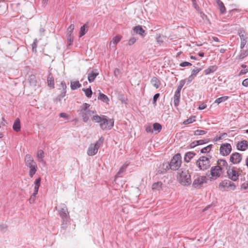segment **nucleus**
<instances>
[{
    "instance_id": "nucleus-1",
    "label": "nucleus",
    "mask_w": 248,
    "mask_h": 248,
    "mask_svg": "<svg viewBox=\"0 0 248 248\" xmlns=\"http://www.w3.org/2000/svg\"><path fill=\"white\" fill-rule=\"evenodd\" d=\"M177 180L183 186H188L191 183V176L188 170L181 169L178 171Z\"/></svg>"
},
{
    "instance_id": "nucleus-2",
    "label": "nucleus",
    "mask_w": 248,
    "mask_h": 248,
    "mask_svg": "<svg viewBox=\"0 0 248 248\" xmlns=\"http://www.w3.org/2000/svg\"><path fill=\"white\" fill-rule=\"evenodd\" d=\"M25 162L26 166L30 169L29 175L32 178L37 170L38 167L37 164L34 161L32 157L30 155H26L25 157Z\"/></svg>"
},
{
    "instance_id": "nucleus-3",
    "label": "nucleus",
    "mask_w": 248,
    "mask_h": 248,
    "mask_svg": "<svg viewBox=\"0 0 248 248\" xmlns=\"http://www.w3.org/2000/svg\"><path fill=\"white\" fill-rule=\"evenodd\" d=\"M211 156H202L196 162V165L201 170H206L210 168L211 165L210 159Z\"/></svg>"
},
{
    "instance_id": "nucleus-4",
    "label": "nucleus",
    "mask_w": 248,
    "mask_h": 248,
    "mask_svg": "<svg viewBox=\"0 0 248 248\" xmlns=\"http://www.w3.org/2000/svg\"><path fill=\"white\" fill-rule=\"evenodd\" d=\"M104 141V138L101 137L94 144H91L87 150L88 155L93 156L96 155L98 149L102 146Z\"/></svg>"
},
{
    "instance_id": "nucleus-5",
    "label": "nucleus",
    "mask_w": 248,
    "mask_h": 248,
    "mask_svg": "<svg viewBox=\"0 0 248 248\" xmlns=\"http://www.w3.org/2000/svg\"><path fill=\"white\" fill-rule=\"evenodd\" d=\"M240 169L235 167L230 166L227 169V173L229 178L233 181H236L238 179L239 176L241 174Z\"/></svg>"
},
{
    "instance_id": "nucleus-6",
    "label": "nucleus",
    "mask_w": 248,
    "mask_h": 248,
    "mask_svg": "<svg viewBox=\"0 0 248 248\" xmlns=\"http://www.w3.org/2000/svg\"><path fill=\"white\" fill-rule=\"evenodd\" d=\"M113 125V119L108 118L107 116L103 115V119L100 124V128L103 130H106L111 129Z\"/></svg>"
},
{
    "instance_id": "nucleus-7",
    "label": "nucleus",
    "mask_w": 248,
    "mask_h": 248,
    "mask_svg": "<svg viewBox=\"0 0 248 248\" xmlns=\"http://www.w3.org/2000/svg\"><path fill=\"white\" fill-rule=\"evenodd\" d=\"M181 156L179 153L176 154L171 159L169 164L170 168L172 170H177L181 164Z\"/></svg>"
},
{
    "instance_id": "nucleus-8",
    "label": "nucleus",
    "mask_w": 248,
    "mask_h": 248,
    "mask_svg": "<svg viewBox=\"0 0 248 248\" xmlns=\"http://www.w3.org/2000/svg\"><path fill=\"white\" fill-rule=\"evenodd\" d=\"M207 178L205 176H197L192 183V186L196 188H200L203 184L207 183Z\"/></svg>"
},
{
    "instance_id": "nucleus-9",
    "label": "nucleus",
    "mask_w": 248,
    "mask_h": 248,
    "mask_svg": "<svg viewBox=\"0 0 248 248\" xmlns=\"http://www.w3.org/2000/svg\"><path fill=\"white\" fill-rule=\"evenodd\" d=\"M238 34L241 40L240 48L242 49L245 47L248 42V35L246 33V31L243 28L238 30Z\"/></svg>"
},
{
    "instance_id": "nucleus-10",
    "label": "nucleus",
    "mask_w": 248,
    "mask_h": 248,
    "mask_svg": "<svg viewBox=\"0 0 248 248\" xmlns=\"http://www.w3.org/2000/svg\"><path fill=\"white\" fill-rule=\"evenodd\" d=\"M61 208L59 210V214L62 217L63 222L67 221L69 217V212L66 205L64 203H62L60 205Z\"/></svg>"
},
{
    "instance_id": "nucleus-11",
    "label": "nucleus",
    "mask_w": 248,
    "mask_h": 248,
    "mask_svg": "<svg viewBox=\"0 0 248 248\" xmlns=\"http://www.w3.org/2000/svg\"><path fill=\"white\" fill-rule=\"evenodd\" d=\"M219 187L220 188H223L224 190H234L236 189L235 185L232 182L225 180L222 181L219 185Z\"/></svg>"
},
{
    "instance_id": "nucleus-12",
    "label": "nucleus",
    "mask_w": 248,
    "mask_h": 248,
    "mask_svg": "<svg viewBox=\"0 0 248 248\" xmlns=\"http://www.w3.org/2000/svg\"><path fill=\"white\" fill-rule=\"evenodd\" d=\"M232 146L230 143H223L219 148L220 154L223 156H227L232 151Z\"/></svg>"
},
{
    "instance_id": "nucleus-13",
    "label": "nucleus",
    "mask_w": 248,
    "mask_h": 248,
    "mask_svg": "<svg viewBox=\"0 0 248 248\" xmlns=\"http://www.w3.org/2000/svg\"><path fill=\"white\" fill-rule=\"evenodd\" d=\"M28 81L33 90L35 91L40 87L39 82L37 80L36 77L34 75H31L29 77Z\"/></svg>"
},
{
    "instance_id": "nucleus-14",
    "label": "nucleus",
    "mask_w": 248,
    "mask_h": 248,
    "mask_svg": "<svg viewBox=\"0 0 248 248\" xmlns=\"http://www.w3.org/2000/svg\"><path fill=\"white\" fill-rule=\"evenodd\" d=\"M223 171L224 170H222L219 166H215L211 168L210 173L213 178L217 179L220 176Z\"/></svg>"
},
{
    "instance_id": "nucleus-15",
    "label": "nucleus",
    "mask_w": 248,
    "mask_h": 248,
    "mask_svg": "<svg viewBox=\"0 0 248 248\" xmlns=\"http://www.w3.org/2000/svg\"><path fill=\"white\" fill-rule=\"evenodd\" d=\"M242 159V155L238 153L232 154L230 157V161L233 164L239 163Z\"/></svg>"
},
{
    "instance_id": "nucleus-16",
    "label": "nucleus",
    "mask_w": 248,
    "mask_h": 248,
    "mask_svg": "<svg viewBox=\"0 0 248 248\" xmlns=\"http://www.w3.org/2000/svg\"><path fill=\"white\" fill-rule=\"evenodd\" d=\"M93 113L94 111L89 110L87 111H85L83 113H81L79 115L81 116L83 121L85 123H87L89 120L90 117Z\"/></svg>"
},
{
    "instance_id": "nucleus-17",
    "label": "nucleus",
    "mask_w": 248,
    "mask_h": 248,
    "mask_svg": "<svg viewBox=\"0 0 248 248\" xmlns=\"http://www.w3.org/2000/svg\"><path fill=\"white\" fill-rule=\"evenodd\" d=\"M248 148V141L246 140L241 141L237 144V148L239 150L245 151Z\"/></svg>"
},
{
    "instance_id": "nucleus-18",
    "label": "nucleus",
    "mask_w": 248,
    "mask_h": 248,
    "mask_svg": "<svg viewBox=\"0 0 248 248\" xmlns=\"http://www.w3.org/2000/svg\"><path fill=\"white\" fill-rule=\"evenodd\" d=\"M180 93L181 91L176 90L174 96H173V102L174 105L175 107L178 106L180 102Z\"/></svg>"
},
{
    "instance_id": "nucleus-19",
    "label": "nucleus",
    "mask_w": 248,
    "mask_h": 248,
    "mask_svg": "<svg viewBox=\"0 0 248 248\" xmlns=\"http://www.w3.org/2000/svg\"><path fill=\"white\" fill-rule=\"evenodd\" d=\"M217 65H211L209 66L207 69H205L203 71L205 75H209L217 71Z\"/></svg>"
},
{
    "instance_id": "nucleus-20",
    "label": "nucleus",
    "mask_w": 248,
    "mask_h": 248,
    "mask_svg": "<svg viewBox=\"0 0 248 248\" xmlns=\"http://www.w3.org/2000/svg\"><path fill=\"white\" fill-rule=\"evenodd\" d=\"M196 155V154L192 152H188L185 154L184 160L186 163H188Z\"/></svg>"
},
{
    "instance_id": "nucleus-21",
    "label": "nucleus",
    "mask_w": 248,
    "mask_h": 248,
    "mask_svg": "<svg viewBox=\"0 0 248 248\" xmlns=\"http://www.w3.org/2000/svg\"><path fill=\"white\" fill-rule=\"evenodd\" d=\"M98 73L96 72H94V71H92V72L88 73V79L89 82H93L96 77L98 75Z\"/></svg>"
},
{
    "instance_id": "nucleus-22",
    "label": "nucleus",
    "mask_w": 248,
    "mask_h": 248,
    "mask_svg": "<svg viewBox=\"0 0 248 248\" xmlns=\"http://www.w3.org/2000/svg\"><path fill=\"white\" fill-rule=\"evenodd\" d=\"M98 99L103 101L107 104H109V99L106 95L103 93H99L98 96Z\"/></svg>"
},
{
    "instance_id": "nucleus-23",
    "label": "nucleus",
    "mask_w": 248,
    "mask_h": 248,
    "mask_svg": "<svg viewBox=\"0 0 248 248\" xmlns=\"http://www.w3.org/2000/svg\"><path fill=\"white\" fill-rule=\"evenodd\" d=\"M151 83L156 89H158L161 85L160 81L156 77H153L151 79Z\"/></svg>"
},
{
    "instance_id": "nucleus-24",
    "label": "nucleus",
    "mask_w": 248,
    "mask_h": 248,
    "mask_svg": "<svg viewBox=\"0 0 248 248\" xmlns=\"http://www.w3.org/2000/svg\"><path fill=\"white\" fill-rule=\"evenodd\" d=\"M41 181V178L39 177L37 179H36L34 182V187L33 193H34V194H37L38 193L39 188L40 186Z\"/></svg>"
},
{
    "instance_id": "nucleus-25",
    "label": "nucleus",
    "mask_w": 248,
    "mask_h": 248,
    "mask_svg": "<svg viewBox=\"0 0 248 248\" xmlns=\"http://www.w3.org/2000/svg\"><path fill=\"white\" fill-rule=\"evenodd\" d=\"M134 31L137 34H140L142 37H144V33L145 31L143 29L141 26L138 25L134 27Z\"/></svg>"
},
{
    "instance_id": "nucleus-26",
    "label": "nucleus",
    "mask_w": 248,
    "mask_h": 248,
    "mask_svg": "<svg viewBox=\"0 0 248 248\" xmlns=\"http://www.w3.org/2000/svg\"><path fill=\"white\" fill-rule=\"evenodd\" d=\"M207 142V140H195L190 143V147L191 148H194L197 145L203 144L206 143Z\"/></svg>"
},
{
    "instance_id": "nucleus-27",
    "label": "nucleus",
    "mask_w": 248,
    "mask_h": 248,
    "mask_svg": "<svg viewBox=\"0 0 248 248\" xmlns=\"http://www.w3.org/2000/svg\"><path fill=\"white\" fill-rule=\"evenodd\" d=\"M90 107V105L88 104V103H83L80 107V109L78 111V114H80L81 113H83L85 111H87L88 110H89V108Z\"/></svg>"
},
{
    "instance_id": "nucleus-28",
    "label": "nucleus",
    "mask_w": 248,
    "mask_h": 248,
    "mask_svg": "<svg viewBox=\"0 0 248 248\" xmlns=\"http://www.w3.org/2000/svg\"><path fill=\"white\" fill-rule=\"evenodd\" d=\"M217 166H219L223 170L224 168L228 167V163L224 159H219L217 161Z\"/></svg>"
},
{
    "instance_id": "nucleus-29",
    "label": "nucleus",
    "mask_w": 248,
    "mask_h": 248,
    "mask_svg": "<svg viewBox=\"0 0 248 248\" xmlns=\"http://www.w3.org/2000/svg\"><path fill=\"white\" fill-rule=\"evenodd\" d=\"M13 128L16 132H19L20 130V122L18 118L16 119L15 120L13 126Z\"/></svg>"
},
{
    "instance_id": "nucleus-30",
    "label": "nucleus",
    "mask_w": 248,
    "mask_h": 248,
    "mask_svg": "<svg viewBox=\"0 0 248 248\" xmlns=\"http://www.w3.org/2000/svg\"><path fill=\"white\" fill-rule=\"evenodd\" d=\"M44 157V151L42 150H38L37 154V158L39 162H40L42 163L45 164L46 162L43 159Z\"/></svg>"
},
{
    "instance_id": "nucleus-31",
    "label": "nucleus",
    "mask_w": 248,
    "mask_h": 248,
    "mask_svg": "<svg viewBox=\"0 0 248 248\" xmlns=\"http://www.w3.org/2000/svg\"><path fill=\"white\" fill-rule=\"evenodd\" d=\"M47 84L50 88H54V80L52 75L50 74L47 77Z\"/></svg>"
},
{
    "instance_id": "nucleus-32",
    "label": "nucleus",
    "mask_w": 248,
    "mask_h": 248,
    "mask_svg": "<svg viewBox=\"0 0 248 248\" xmlns=\"http://www.w3.org/2000/svg\"><path fill=\"white\" fill-rule=\"evenodd\" d=\"M88 28V25L85 24L80 28L79 37H81L85 34L87 31V28Z\"/></svg>"
},
{
    "instance_id": "nucleus-33",
    "label": "nucleus",
    "mask_w": 248,
    "mask_h": 248,
    "mask_svg": "<svg viewBox=\"0 0 248 248\" xmlns=\"http://www.w3.org/2000/svg\"><path fill=\"white\" fill-rule=\"evenodd\" d=\"M121 39V37L120 35L116 36L112 39V41H110L109 43V46H111V45H112V44H114V46H112V47H115L118 43L120 41Z\"/></svg>"
},
{
    "instance_id": "nucleus-34",
    "label": "nucleus",
    "mask_w": 248,
    "mask_h": 248,
    "mask_svg": "<svg viewBox=\"0 0 248 248\" xmlns=\"http://www.w3.org/2000/svg\"><path fill=\"white\" fill-rule=\"evenodd\" d=\"M217 3L219 7L220 13L221 14H225L226 12L225 7L223 2L220 0H217Z\"/></svg>"
},
{
    "instance_id": "nucleus-35",
    "label": "nucleus",
    "mask_w": 248,
    "mask_h": 248,
    "mask_svg": "<svg viewBox=\"0 0 248 248\" xmlns=\"http://www.w3.org/2000/svg\"><path fill=\"white\" fill-rule=\"evenodd\" d=\"M81 86L78 81H71L70 87L72 90H75Z\"/></svg>"
},
{
    "instance_id": "nucleus-36",
    "label": "nucleus",
    "mask_w": 248,
    "mask_h": 248,
    "mask_svg": "<svg viewBox=\"0 0 248 248\" xmlns=\"http://www.w3.org/2000/svg\"><path fill=\"white\" fill-rule=\"evenodd\" d=\"M162 183L161 182L154 183L152 185V188L154 190H159L161 189Z\"/></svg>"
},
{
    "instance_id": "nucleus-37",
    "label": "nucleus",
    "mask_w": 248,
    "mask_h": 248,
    "mask_svg": "<svg viewBox=\"0 0 248 248\" xmlns=\"http://www.w3.org/2000/svg\"><path fill=\"white\" fill-rule=\"evenodd\" d=\"M153 131H155V133H159L162 129L161 125L157 123H154L153 125Z\"/></svg>"
},
{
    "instance_id": "nucleus-38",
    "label": "nucleus",
    "mask_w": 248,
    "mask_h": 248,
    "mask_svg": "<svg viewBox=\"0 0 248 248\" xmlns=\"http://www.w3.org/2000/svg\"><path fill=\"white\" fill-rule=\"evenodd\" d=\"M247 56H248V49L244 50L242 49L241 50L239 55H238V58L239 59H243Z\"/></svg>"
},
{
    "instance_id": "nucleus-39",
    "label": "nucleus",
    "mask_w": 248,
    "mask_h": 248,
    "mask_svg": "<svg viewBox=\"0 0 248 248\" xmlns=\"http://www.w3.org/2000/svg\"><path fill=\"white\" fill-rule=\"evenodd\" d=\"M226 136H227V134L225 133H221L220 134L217 135L214 138V139H213V140L214 142L217 141H219V140L223 139V138H224Z\"/></svg>"
},
{
    "instance_id": "nucleus-40",
    "label": "nucleus",
    "mask_w": 248,
    "mask_h": 248,
    "mask_svg": "<svg viewBox=\"0 0 248 248\" xmlns=\"http://www.w3.org/2000/svg\"><path fill=\"white\" fill-rule=\"evenodd\" d=\"M103 119V115L99 116L98 115H93L92 117V120L94 121L95 123L100 124Z\"/></svg>"
},
{
    "instance_id": "nucleus-41",
    "label": "nucleus",
    "mask_w": 248,
    "mask_h": 248,
    "mask_svg": "<svg viewBox=\"0 0 248 248\" xmlns=\"http://www.w3.org/2000/svg\"><path fill=\"white\" fill-rule=\"evenodd\" d=\"M212 147H213V145L212 144L208 145L206 147L202 148L201 150V152L202 153H209L210 151L211 150V149L212 148Z\"/></svg>"
},
{
    "instance_id": "nucleus-42",
    "label": "nucleus",
    "mask_w": 248,
    "mask_h": 248,
    "mask_svg": "<svg viewBox=\"0 0 248 248\" xmlns=\"http://www.w3.org/2000/svg\"><path fill=\"white\" fill-rule=\"evenodd\" d=\"M82 91L85 93L86 96L88 98H91L92 95V91L91 88L87 89H82Z\"/></svg>"
},
{
    "instance_id": "nucleus-43",
    "label": "nucleus",
    "mask_w": 248,
    "mask_h": 248,
    "mask_svg": "<svg viewBox=\"0 0 248 248\" xmlns=\"http://www.w3.org/2000/svg\"><path fill=\"white\" fill-rule=\"evenodd\" d=\"M228 96H222V97L217 98L215 100V103L219 104L225 101L226 100H227L228 99Z\"/></svg>"
},
{
    "instance_id": "nucleus-44",
    "label": "nucleus",
    "mask_w": 248,
    "mask_h": 248,
    "mask_svg": "<svg viewBox=\"0 0 248 248\" xmlns=\"http://www.w3.org/2000/svg\"><path fill=\"white\" fill-rule=\"evenodd\" d=\"M195 121V116H192V117L189 118L188 119H187V120H185L183 122V124H191Z\"/></svg>"
},
{
    "instance_id": "nucleus-45",
    "label": "nucleus",
    "mask_w": 248,
    "mask_h": 248,
    "mask_svg": "<svg viewBox=\"0 0 248 248\" xmlns=\"http://www.w3.org/2000/svg\"><path fill=\"white\" fill-rule=\"evenodd\" d=\"M127 166H128V164H124V165H123L122 166V167L120 168V169L119 170L118 172L117 173V174L116 175V177H119V175L125 170V169L127 168Z\"/></svg>"
},
{
    "instance_id": "nucleus-46",
    "label": "nucleus",
    "mask_w": 248,
    "mask_h": 248,
    "mask_svg": "<svg viewBox=\"0 0 248 248\" xmlns=\"http://www.w3.org/2000/svg\"><path fill=\"white\" fill-rule=\"evenodd\" d=\"M186 82V79H183V80H180L176 90H178L179 91H181L182 88L184 86Z\"/></svg>"
},
{
    "instance_id": "nucleus-47",
    "label": "nucleus",
    "mask_w": 248,
    "mask_h": 248,
    "mask_svg": "<svg viewBox=\"0 0 248 248\" xmlns=\"http://www.w3.org/2000/svg\"><path fill=\"white\" fill-rule=\"evenodd\" d=\"M206 133V132L202 130H196L194 131V135L199 136L203 135Z\"/></svg>"
},
{
    "instance_id": "nucleus-48",
    "label": "nucleus",
    "mask_w": 248,
    "mask_h": 248,
    "mask_svg": "<svg viewBox=\"0 0 248 248\" xmlns=\"http://www.w3.org/2000/svg\"><path fill=\"white\" fill-rule=\"evenodd\" d=\"M37 39H35L33 43L32 44V51L33 52H36V48H37Z\"/></svg>"
},
{
    "instance_id": "nucleus-49",
    "label": "nucleus",
    "mask_w": 248,
    "mask_h": 248,
    "mask_svg": "<svg viewBox=\"0 0 248 248\" xmlns=\"http://www.w3.org/2000/svg\"><path fill=\"white\" fill-rule=\"evenodd\" d=\"M75 26L73 24H71L67 29L68 34H71L74 30Z\"/></svg>"
},
{
    "instance_id": "nucleus-50",
    "label": "nucleus",
    "mask_w": 248,
    "mask_h": 248,
    "mask_svg": "<svg viewBox=\"0 0 248 248\" xmlns=\"http://www.w3.org/2000/svg\"><path fill=\"white\" fill-rule=\"evenodd\" d=\"M67 42L69 46L72 45L73 42V37L71 34H68Z\"/></svg>"
},
{
    "instance_id": "nucleus-51",
    "label": "nucleus",
    "mask_w": 248,
    "mask_h": 248,
    "mask_svg": "<svg viewBox=\"0 0 248 248\" xmlns=\"http://www.w3.org/2000/svg\"><path fill=\"white\" fill-rule=\"evenodd\" d=\"M201 68H195L193 69L192 71L191 75H192L193 77H195L197 74L201 71Z\"/></svg>"
},
{
    "instance_id": "nucleus-52",
    "label": "nucleus",
    "mask_w": 248,
    "mask_h": 248,
    "mask_svg": "<svg viewBox=\"0 0 248 248\" xmlns=\"http://www.w3.org/2000/svg\"><path fill=\"white\" fill-rule=\"evenodd\" d=\"M145 130L147 133H153V129L152 128V126L150 125H146L145 126Z\"/></svg>"
},
{
    "instance_id": "nucleus-53",
    "label": "nucleus",
    "mask_w": 248,
    "mask_h": 248,
    "mask_svg": "<svg viewBox=\"0 0 248 248\" xmlns=\"http://www.w3.org/2000/svg\"><path fill=\"white\" fill-rule=\"evenodd\" d=\"M241 189L248 190V182H246L243 183L241 186Z\"/></svg>"
},
{
    "instance_id": "nucleus-54",
    "label": "nucleus",
    "mask_w": 248,
    "mask_h": 248,
    "mask_svg": "<svg viewBox=\"0 0 248 248\" xmlns=\"http://www.w3.org/2000/svg\"><path fill=\"white\" fill-rule=\"evenodd\" d=\"M192 65V64L187 62H182L180 64V66L181 67L190 66Z\"/></svg>"
},
{
    "instance_id": "nucleus-55",
    "label": "nucleus",
    "mask_w": 248,
    "mask_h": 248,
    "mask_svg": "<svg viewBox=\"0 0 248 248\" xmlns=\"http://www.w3.org/2000/svg\"><path fill=\"white\" fill-rule=\"evenodd\" d=\"M36 195L37 194H34V193H33V194L31 196V197L29 199V202L31 203H33L34 202Z\"/></svg>"
},
{
    "instance_id": "nucleus-56",
    "label": "nucleus",
    "mask_w": 248,
    "mask_h": 248,
    "mask_svg": "<svg viewBox=\"0 0 248 248\" xmlns=\"http://www.w3.org/2000/svg\"><path fill=\"white\" fill-rule=\"evenodd\" d=\"M159 93H156L154 95V97H153V104H156V102L157 101V100L158 99V98H159Z\"/></svg>"
},
{
    "instance_id": "nucleus-57",
    "label": "nucleus",
    "mask_w": 248,
    "mask_h": 248,
    "mask_svg": "<svg viewBox=\"0 0 248 248\" xmlns=\"http://www.w3.org/2000/svg\"><path fill=\"white\" fill-rule=\"evenodd\" d=\"M136 41V39L134 37L131 38L129 40L128 44L129 45H132L134 44Z\"/></svg>"
},
{
    "instance_id": "nucleus-58",
    "label": "nucleus",
    "mask_w": 248,
    "mask_h": 248,
    "mask_svg": "<svg viewBox=\"0 0 248 248\" xmlns=\"http://www.w3.org/2000/svg\"><path fill=\"white\" fill-rule=\"evenodd\" d=\"M61 85L62 88L64 90V93H65V90L66 88V84H65V82L64 81H62V82L61 83Z\"/></svg>"
},
{
    "instance_id": "nucleus-59",
    "label": "nucleus",
    "mask_w": 248,
    "mask_h": 248,
    "mask_svg": "<svg viewBox=\"0 0 248 248\" xmlns=\"http://www.w3.org/2000/svg\"><path fill=\"white\" fill-rule=\"evenodd\" d=\"M7 226L5 224H0V230L4 231L6 230Z\"/></svg>"
},
{
    "instance_id": "nucleus-60",
    "label": "nucleus",
    "mask_w": 248,
    "mask_h": 248,
    "mask_svg": "<svg viewBox=\"0 0 248 248\" xmlns=\"http://www.w3.org/2000/svg\"><path fill=\"white\" fill-rule=\"evenodd\" d=\"M207 107V106L205 104L202 103V104L200 105L198 109L200 110H202L204 108H205Z\"/></svg>"
},
{
    "instance_id": "nucleus-61",
    "label": "nucleus",
    "mask_w": 248,
    "mask_h": 248,
    "mask_svg": "<svg viewBox=\"0 0 248 248\" xmlns=\"http://www.w3.org/2000/svg\"><path fill=\"white\" fill-rule=\"evenodd\" d=\"M192 2H193V6L197 10V11H199L200 10V8L198 6V5H197V4L196 3V1L195 0H192Z\"/></svg>"
},
{
    "instance_id": "nucleus-62",
    "label": "nucleus",
    "mask_w": 248,
    "mask_h": 248,
    "mask_svg": "<svg viewBox=\"0 0 248 248\" xmlns=\"http://www.w3.org/2000/svg\"><path fill=\"white\" fill-rule=\"evenodd\" d=\"M59 115H60V117L61 118H63L66 119H68V115L65 113H64V112L61 113Z\"/></svg>"
},
{
    "instance_id": "nucleus-63",
    "label": "nucleus",
    "mask_w": 248,
    "mask_h": 248,
    "mask_svg": "<svg viewBox=\"0 0 248 248\" xmlns=\"http://www.w3.org/2000/svg\"><path fill=\"white\" fill-rule=\"evenodd\" d=\"M242 85L244 87H248V78L244 79L242 82Z\"/></svg>"
},
{
    "instance_id": "nucleus-64",
    "label": "nucleus",
    "mask_w": 248,
    "mask_h": 248,
    "mask_svg": "<svg viewBox=\"0 0 248 248\" xmlns=\"http://www.w3.org/2000/svg\"><path fill=\"white\" fill-rule=\"evenodd\" d=\"M194 78H195L194 77H193L192 75H191L190 76H189V77L187 79H186V81L187 80L188 83H190L192 81V80Z\"/></svg>"
}]
</instances>
